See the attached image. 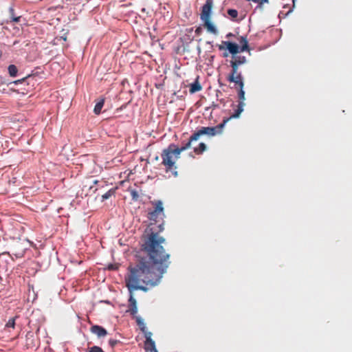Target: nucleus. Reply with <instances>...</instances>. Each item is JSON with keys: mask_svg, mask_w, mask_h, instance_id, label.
<instances>
[{"mask_svg": "<svg viewBox=\"0 0 352 352\" xmlns=\"http://www.w3.org/2000/svg\"><path fill=\"white\" fill-rule=\"evenodd\" d=\"M163 241L162 239L155 238L153 234L147 237L144 244V250L147 253L148 260L146 258H141L134 267H129L125 283L130 293L128 311L133 316L138 313L133 292H146L147 287L156 286L170 263V254H165L160 245Z\"/></svg>", "mask_w": 352, "mask_h": 352, "instance_id": "f257e3e1", "label": "nucleus"}, {"mask_svg": "<svg viewBox=\"0 0 352 352\" xmlns=\"http://www.w3.org/2000/svg\"><path fill=\"white\" fill-rule=\"evenodd\" d=\"M151 204L153 209L148 211L147 217L151 221L148 227L145 229L144 234L142 236V245L141 251L144 254V256L142 258H146L148 260L147 253L144 250V244L147 237L151 235H153L155 238L162 239L164 241L160 243L161 247L165 254V249L164 248L163 244L166 243V239L160 235V233L164 230V218L165 217L164 208L163 202L161 200L152 201Z\"/></svg>", "mask_w": 352, "mask_h": 352, "instance_id": "f03ea898", "label": "nucleus"}, {"mask_svg": "<svg viewBox=\"0 0 352 352\" xmlns=\"http://www.w3.org/2000/svg\"><path fill=\"white\" fill-rule=\"evenodd\" d=\"M190 148V144L186 143L180 148L177 147L174 144H170L168 148L164 149L161 153L162 164L164 166L166 171H172L175 176L177 175V172L175 170L177 167L175 163L180 157V154Z\"/></svg>", "mask_w": 352, "mask_h": 352, "instance_id": "7ed1b4c3", "label": "nucleus"}, {"mask_svg": "<svg viewBox=\"0 0 352 352\" xmlns=\"http://www.w3.org/2000/svg\"><path fill=\"white\" fill-rule=\"evenodd\" d=\"M213 4V0H206L205 3L201 7L200 19L203 22L204 27L208 32L217 34L218 30L215 25L211 22Z\"/></svg>", "mask_w": 352, "mask_h": 352, "instance_id": "20e7f679", "label": "nucleus"}, {"mask_svg": "<svg viewBox=\"0 0 352 352\" xmlns=\"http://www.w3.org/2000/svg\"><path fill=\"white\" fill-rule=\"evenodd\" d=\"M230 120V118H224L223 122L215 126H204L199 130L195 132L189 138L186 143L190 144V148L191 147L192 142L197 141L201 135L214 136L218 134H221L223 132V129L226 124Z\"/></svg>", "mask_w": 352, "mask_h": 352, "instance_id": "39448f33", "label": "nucleus"}, {"mask_svg": "<svg viewBox=\"0 0 352 352\" xmlns=\"http://www.w3.org/2000/svg\"><path fill=\"white\" fill-rule=\"evenodd\" d=\"M230 82H234L236 88L239 89L238 91V97L239 99V102L238 105L236 106V109L234 110V113L232 114L228 118H239L240 114L243 111V107L245 106L244 101L245 100V91L243 90L244 87V81L243 78H235L234 80H228Z\"/></svg>", "mask_w": 352, "mask_h": 352, "instance_id": "423d86ee", "label": "nucleus"}, {"mask_svg": "<svg viewBox=\"0 0 352 352\" xmlns=\"http://www.w3.org/2000/svg\"><path fill=\"white\" fill-rule=\"evenodd\" d=\"M247 59L244 56H232V60L230 61L231 71L227 77L228 80H234L235 78H243L241 72L239 71V67L241 65L245 64Z\"/></svg>", "mask_w": 352, "mask_h": 352, "instance_id": "0eeeda50", "label": "nucleus"}, {"mask_svg": "<svg viewBox=\"0 0 352 352\" xmlns=\"http://www.w3.org/2000/svg\"><path fill=\"white\" fill-rule=\"evenodd\" d=\"M138 324L140 326L141 331L144 333L146 340L144 341V349L146 352H158L155 341L152 340V333L146 331V327L140 318L137 319Z\"/></svg>", "mask_w": 352, "mask_h": 352, "instance_id": "6e6552de", "label": "nucleus"}, {"mask_svg": "<svg viewBox=\"0 0 352 352\" xmlns=\"http://www.w3.org/2000/svg\"><path fill=\"white\" fill-rule=\"evenodd\" d=\"M218 47L219 50H223L226 47L232 56H235L238 53L241 52L240 51V47L236 43L230 41H223L222 45H219Z\"/></svg>", "mask_w": 352, "mask_h": 352, "instance_id": "1a4fd4ad", "label": "nucleus"}, {"mask_svg": "<svg viewBox=\"0 0 352 352\" xmlns=\"http://www.w3.org/2000/svg\"><path fill=\"white\" fill-rule=\"evenodd\" d=\"M90 331L96 335L98 338H103L107 335V330L100 325H93L90 328Z\"/></svg>", "mask_w": 352, "mask_h": 352, "instance_id": "9d476101", "label": "nucleus"}, {"mask_svg": "<svg viewBox=\"0 0 352 352\" xmlns=\"http://www.w3.org/2000/svg\"><path fill=\"white\" fill-rule=\"evenodd\" d=\"M25 346L28 348H32L36 346V340L32 332H28L25 336Z\"/></svg>", "mask_w": 352, "mask_h": 352, "instance_id": "9b49d317", "label": "nucleus"}, {"mask_svg": "<svg viewBox=\"0 0 352 352\" xmlns=\"http://www.w3.org/2000/svg\"><path fill=\"white\" fill-rule=\"evenodd\" d=\"M239 43L241 45L240 47L241 52L250 51L248 42L245 37L241 36Z\"/></svg>", "mask_w": 352, "mask_h": 352, "instance_id": "f8f14e48", "label": "nucleus"}, {"mask_svg": "<svg viewBox=\"0 0 352 352\" xmlns=\"http://www.w3.org/2000/svg\"><path fill=\"white\" fill-rule=\"evenodd\" d=\"M201 89L202 87L198 81V78H197L195 82L190 85L189 91L191 94H193L201 91Z\"/></svg>", "mask_w": 352, "mask_h": 352, "instance_id": "ddd939ff", "label": "nucleus"}, {"mask_svg": "<svg viewBox=\"0 0 352 352\" xmlns=\"http://www.w3.org/2000/svg\"><path fill=\"white\" fill-rule=\"evenodd\" d=\"M206 149V145L204 142L199 143L198 146L194 148V152L197 155L202 154Z\"/></svg>", "mask_w": 352, "mask_h": 352, "instance_id": "4468645a", "label": "nucleus"}, {"mask_svg": "<svg viewBox=\"0 0 352 352\" xmlns=\"http://www.w3.org/2000/svg\"><path fill=\"white\" fill-rule=\"evenodd\" d=\"M104 100L102 99L96 103L94 109V112L95 113V114L99 115L100 113L101 109L104 106Z\"/></svg>", "mask_w": 352, "mask_h": 352, "instance_id": "2eb2a0df", "label": "nucleus"}, {"mask_svg": "<svg viewBox=\"0 0 352 352\" xmlns=\"http://www.w3.org/2000/svg\"><path fill=\"white\" fill-rule=\"evenodd\" d=\"M116 193V188H111L109 190H108L107 192H105L104 195H102V201L109 199L111 197L114 195Z\"/></svg>", "mask_w": 352, "mask_h": 352, "instance_id": "dca6fc26", "label": "nucleus"}, {"mask_svg": "<svg viewBox=\"0 0 352 352\" xmlns=\"http://www.w3.org/2000/svg\"><path fill=\"white\" fill-rule=\"evenodd\" d=\"M10 76L15 77L18 72V69L14 65H10L8 68Z\"/></svg>", "mask_w": 352, "mask_h": 352, "instance_id": "f3484780", "label": "nucleus"}, {"mask_svg": "<svg viewBox=\"0 0 352 352\" xmlns=\"http://www.w3.org/2000/svg\"><path fill=\"white\" fill-rule=\"evenodd\" d=\"M129 191L130 192L132 200L134 201H137L140 198L138 191L135 189H131V188L129 189Z\"/></svg>", "mask_w": 352, "mask_h": 352, "instance_id": "a211bd4d", "label": "nucleus"}, {"mask_svg": "<svg viewBox=\"0 0 352 352\" xmlns=\"http://www.w3.org/2000/svg\"><path fill=\"white\" fill-rule=\"evenodd\" d=\"M228 14L232 20H234L238 16V11L235 9L228 10Z\"/></svg>", "mask_w": 352, "mask_h": 352, "instance_id": "6ab92c4d", "label": "nucleus"}, {"mask_svg": "<svg viewBox=\"0 0 352 352\" xmlns=\"http://www.w3.org/2000/svg\"><path fill=\"white\" fill-rule=\"evenodd\" d=\"M30 77V75H28L27 77H25V78H23L20 79V80H15V81H13V82H10V83H9V85H10V86H12V85H18V84L23 83V82H25L26 81V80H27L28 78H29Z\"/></svg>", "mask_w": 352, "mask_h": 352, "instance_id": "aec40b11", "label": "nucleus"}, {"mask_svg": "<svg viewBox=\"0 0 352 352\" xmlns=\"http://www.w3.org/2000/svg\"><path fill=\"white\" fill-rule=\"evenodd\" d=\"M17 317H14V318H10L8 322L6 323V327H11V328H14L15 327V320Z\"/></svg>", "mask_w": 352, "mask_h": 352, "instance_id": "412c9836", "label": "nucleus"}, {"mask_svg": "<svg viewBox=\"0 0 352 352\" xmlns=\"http://www.w3.org/2000/svg\"><path fill=\"white\" fill-rule=\"evenodd\" d=\"M89 352H104V351L100 346H94L89 349Z\"/></svg>", "mask_w": 352, "mask_h": 352, "instance_id": "4be33fe9", "label": "nucleus"}, {"mask_svg": "<svg viewBox=\"0 0 352 352\" xmlns=\"http://www.w3.org/2000/svg\"><path fill=\"white\" fill-rule=\"evenodd\" d=\"M269 3V0H258V2H257L258 3V8L259 9H262L263 8V4L264 3Z\"/></svg>", "mask_w": 352, "mask_h": 352, "instance_id": "5701e85b", "label": "nucleus"}, {"mask_svg": "<svg viewBox=\"0 0 352 352\" xmlns=\"http://www.w3.org/2000/svg\"><path fill=\"white\" fill-rule=\"evenodd\" d=\"M118 342H120V341H118V340H117L110 339V340H109V345H110L112 348H113L114 346H116V345Z\"/></svg>", "mask_w": 352, "mask_h": 352, "instance_id": "b1692460", "label": "nucleus"}, {"mask_svg": "<svg viewBox=\"0 0 352 352\" xmlns=\"http://www.w3.org/2000/svg\"><path fill=\"white\" fill-rule=\"evenodd\" d=\"M202 32V29L200 27H198L195 30V34H200Z\"/></svg>", "mask_w": 352, "mask_h": 352, "instance_id": "393cba45", "label": "nucleus"}, {"mask_svg": "<svg viewBox=\"0 0 352 352\" xmlns=\"http://www.w3.org/2000/svg\"><path fill=\"white\" fill-rule=\"evenodd\" d=\"M20 16H17V17H13L12 18V21L14 22H19L20 21Z\"/></svg>", "mask_w": 352, "mask_h": 352, "instance_id": "a878e982", "label": "nucleus"}, {"mask_svg": "<svg viewBox=\"0 0 352 352\" xmlns=\"http://www.w3.org/2000/svg\"><path fill=\"white\" fill-rule=\"evenodd\" d=\"M63 41H66L67 40V36L65 35V36H63L60 37Z\"/></svg>", "mask_w": 352, "mask_h": 352, "instance_id": "bb28decb", "label": "nucleus"}, {"mask_svg": "<svg viewBox=\"0 0 352 352\" xmlns=\"http://www.w3.org/2000/svg\"><path fill=\"white\" fill-rule=\"evenodd\" d=\"M10 90L12 91H16L12 87L10 88Z\"/></svg>", "mask_w": 352, "mask_h": 352, "instance_id": "cd10ccee", "label": "nucleus"}, {"mask_svg": "<svg viewBox=\"0 0 352 352\" xmlns=\"http://www.w3.org/2000/svg\"><path fill=\"white\" fill-rule=\"evenodd\" d=\"M98 183V180H95V181L94 182V184H97Z\"/></svg>", "mask_w": 352, "mask_h": 352, "instance_id": "c85d7f7f", "label": "nucleus"}, {"mask_svg": "<svg viewBox=\"0 0 352 352\" xmlns=\"http://www.w3.org/2000/svg\"><path fill=\"white\" fill-rule=\"evenodd\" d=\"M228 56V54L227 53H224L223 54V57H227Z\"/></svg>", "mask_w": 352, "mask_h": 352, "instance_id": "c756f323", "label": "nucleus"}, {"mask_svg": "<svg viewBox=\"0 0 352 352\" xmlns=\"http://www.w3.org/2000/svg\"><path fill=\"white\" fill-rule=\"evenodd\" d=\"M109 269H113V266H109Z\"/></svg>", "mask_w": 352, "mask_h": 352, "instance_id": "7c9ffc66", "label": "nucleus"}]
</instances>
